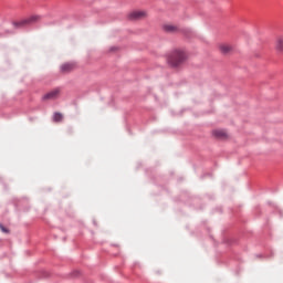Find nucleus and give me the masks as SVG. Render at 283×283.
<instances>
[{
  "label": "nucleus",
  "mask_w": 283,
  "mask_h": 283,
  "mask_svg": "<svg viewBox=\"0 0 283 283\" xmlns=\"http://www.w3.org/2000/svg\"><path fill=\"white\" fill-rule=\"evenodd\" d=\"M184 61H187V53L180 49L174 50L168 55V64L171 65V67H178V65H182Z\"/></svg>",
  "instance_id": "obj_1"
},
{
  "label": "nucleus",
  "mask_w": 283,
  "mask_h": 283,
  "mask_svg": "<svg viewBox=\"0 0 283 283\" xmlns=\"http://www.w3.org/2000/svg\"><path fill=\"white\" fill-rule=\"evenodd\" d=\"M129 21H143L144 19H147L148 14L145 10H134L128 13Z\"/></svg>",
  "instance_id": "obj_2"
},
{
  "label": "nucleus",
  "mask_w": 283,
  "mask_h": 283,
  "mask_svg": "<svg viewBox=\"0 0 283 283\" xmlns=\"http://www.w3.org/2000/svg\"><path fill=\"white\" fill-rule=\"evenodd\" d=\"M164 32H167L168 34H180L182 32V29L178 27L177 24L166 23L163 25Z\"/></svg>",
  "instance_id": "obj_3"
},
{
  "label": "nucleus",
  "mask_w": 283,
  "mask_h": 283,
  "mask_svg": "<svg viewBox=\"0 0 283 283\" xmlns=\"http://www.w3.org/2000/svg\"><path fill=\"white\" fill-rule=\"evenodd\" d=\"M38 21H41L40 15H32L25 20H22L20 22H15L14 25L15 28H21L22 25H30V23H38Z\"/></svg>",
  "instance_id": "obj_4"
},
{
  "label": "nucleus",
  "mask_w": 283,
  "mask_h": 283,
  "mask_svg": "<svg viewBox=\"0 0 283 283\" xmlns=\"http://www.w3.org/2000/svg\"><path fill=\"white\" fill-rule=\"evenodd\" d=\"M61 96V88H54L51 92L43 95V101H56Z\"/></svg>",
  "instance_id": "obj_5"
},
{
  "label": "nucleus",
  "mask_w": 283,
  "mask_h": 283,
  "mask_svg": "<svg viewBox=\"0 0 283 283\" xmlns=\"http://www.w3.org/2000/svg\"><path fill=\"white\" fill-rule=\"evenodd\" d=\"M219 50L222 54H229V52L233 50V46H231L230 44H220Z\"/></svg>",
  "instance_id": "obj_6"
},
{
  "label": "nucleus",
  "mask_w": 283,
  "mask_h": 283,
  "mask_svg": "<svg viewBox=\"0 0 283 283\" xmlns=\"http://www.w3.org/2000/svg\"><path fill=\"white\" fill-rule=\"evenodd\" d=\"M212 134L214 138H221V139L227 138V130L217 129V130H213Z\"/></svg>",
  "instance_id": "obj_7"
},
{
  "label": "nucleus",
  "mask_w": 283,
  "mask_h": 283,
  "mask_svg": "<svg viewBox=\"0 0 283 283\" xmlns=\"http://www.w3.org/2000/svg\"><path fill=\"white\" fill-rule=\"evenodd\" d=\"M72 70H74V64L66 63L61 66V72L64 73L72 72Z\"/></svg>",
  "instance_id": "obj_8"
},
{
  "label": "nucleus",
  "mask_w": 283,
  "mask_h": 283,
  "mask_svg": "<svg viewBox=\"0 0 283 283\" xmlns=\"http://www.w3.org/2000/svg\"><path fill=\"white\" fill-rule=\"evenodd\" d=\"M53 120H54L55 123H61V120H63V114H61V113H54V115H53Z\"/></svg>",
  "instance_id": "obj_9"
},
{
  "label": "nucleus",
  "mask_w": 283,
  "mask_h": 283,
  "mask_svg": "<svg viewBox=\"0 0 283 283\" xmlns=\"http://www.w3.org/2000/svg\"><path fill=\"white\" fill-rule=\"evenodd\" d=\"M276 50H279L280 52H282L283 50V39L279 38L276 41Z\"/></svg>",
  "instance_id": "obj_10"
},
{
  "label": "nucleus",
  "mask_w": 283,
  "mask_h": 283,
  "mask_svg": "<svg viewBox=\"0 0 283 283\" xmlns=\"http://www.w3.org/2000/svg\"><path fill=\"white\" fill-rule=\"evenodd\" d=\"M0 230L2 231V233H10V230H8L6 227H3V224L0 223Z\"/></svg>",
  "instance_id": "obj_11"
}]
</instances>
